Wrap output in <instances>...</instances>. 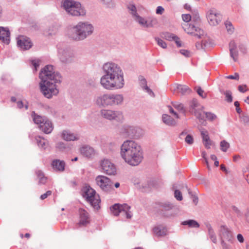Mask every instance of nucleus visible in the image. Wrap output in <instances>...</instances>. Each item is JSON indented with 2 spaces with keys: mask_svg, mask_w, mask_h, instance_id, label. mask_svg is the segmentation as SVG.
I'll return each instance as SVG.
<instances>
[{
  "mask_svg": "<svg viewBox=\"0 0 249 249\" xmlns=\"http://www.w3.org/2000/svg\"><path fill=\"white\" fill-rule=\"evenodd\" d=\"M103 71L100 83L104 89L114 90L122 89L124 87V72L117 64L113 62L105 63L103 66Z\"/></svg>",
  "mask_w": 249,
  "mask_h": 249,
  "instance_id": "f257e3e1",
  "label": "nucleus"
},
{
  "mask_svg": "<svg viewBox=\"0 0 249 249\" xmlns=\"http://www.w3.org/2000/svg\"><path fill=\"white\" fill-rule=\"evenodd\" d=\"M120 156L131 166H137L142 160L143 151L141 146L133 140H126L120 146Z\"/></svg>",
  "mask_w": 249,
  "mask_h": 249,
  "instance_id": "f03ea898",
  "label": "nucleus"
},
{
  "mask_svg": "<svg viewBox=\"0 0 249 249\" xmlns=\"http://www.w3.org/2000/svg\"><path fill=\"white\" fill-rule=\"evenodd\" d=\"M94 27L89 21H80L74 25L69 33V37L75 41H82L94 33Z\"/></svg>",
  "mask_w": 249,
  "mask_h": 249,
  "instance_id": "7ed1b4c3",
  "label": "nucleus"
},
{
  "mask_svg": "<svg viewBox=\"0 0 249 249\" xmlns=\"http://www.w3.org/2000/svg\"><path fill=\"white\" fill-rule=\"evenodd\" d=\"M124 100L122 94L110 93L97 96L95 99V103L101 107L120 106L123 104Z\"/></svg>",
  "mask_w": 249,
  "mask_h": 249,
  "instance_id": "20e7f679",
  "label": "nucleus"
},
{
  "mask_svg": "<svg viewBox=\"0 0 249 249\" xmlns=\"http://www.w3.org/2000/svg\"><path fill=\"white\" fill-rule=\"evenodd\" d=\"M61 7L67 13L73 16H83L86 10L80 3L73 0H64L61 3Z\"/></svg>",
  "mask_w": 249,
  "mask_h": 249,
  "instance_id": "39448f33",
  "label": "nucleus"
},
{
  "mask_svg": "<svg viewBox=\"0 0 249 249\" xmlns=\"http://www.w3.org/2000/svg\"><path fill=\"white\" fill-rule=\"evenodd\" d=\"M39 77L40 82H61V76L59 72L54 71L53 66L51 65H48L43 68Z\"/></svg>",
  "mask_w": 249,
  "mask_h": 249,
  "instance_id": "423d86ee",
  "label": "nucleus"
},
{
  "mask_svg": "<svg viewBox=\"0 0 249 249\" xmlns=\"http://www.w3.org/2000/svg\"><path fill=\"white\" fill-rule=\"evenodd\" d=\"M82 195L90 205L95 210L100 208L101 200L95 190L89 185L85 186L82 189Z\"/></svg>",
  "mask_w": 249,
  "mask_h": 249,
  "instance_id": "0eeeda50",
  "label": "nucleus"
},
{
  "mask_svg": "<svg viewBox=\"0 0 249 249\" xmlns=\"http://www.w3.org/2000/svg\"><path fill=\"white\" fill-rule=\"evenodd\" d=\"M61 82H40L39 85L40 90L44 96L48 99L52 98L53 96H56L59 93V89L56 84Z\"/></svg>",
  "mask_w": 249,
  "mask_h": 249,
  "instance_id": "6e6552de",
  "label": "nucleus"
},
{
  "mask_svg": "<svg viewBox=\"0 0 249 249\" xmlns=\"http://www.w3.org/2000/svg\"><path fill=\"white\" fill-rule=\"evenodd\" d=\"M102 118L109 121H115L118 123H123L124 116L122 111L112 109H102L100 111Z\"/></svg>",
  "mask_w": 249,
  "mask_h": 249,
  "instance_id": "1a4fd4ad",
  "label": "nucleus"
},
{
  "mask_svg": "<svg viewBox=\"0 0 249 249\" xmlns=\"http://www.w3.org/2000/svg\"><path fill=\"white\" fill-rule=\"evenodd\" d=\"M57 52L58 57L61 62L69 63L73 61L74 53L70 47L59 45Z\"/></svg>",
  "mask_w": 249,
  "mask_h": 249,
  "instance_id": "9d476101",
  "label": "nucleus"
},
{
  "mask_svg": "<svg viewBox=\"0 0 249 249\" xmlns=\"http://www.w3.org/2000/svg\"><path fill=\"white\" fill-rule=\"evenodd\" d=\"M130 207L126 204H115L110 208L111 213L115 216L120 215L123 217L130 218L132 213L130 211Z\"/></svg>",
  "mask_w": 249,
  "mask_h": 249,
  "instance_id": "9b49d317",
  "label": "nucleus"
},
{
  "mask_svg": "<svg viewBox=\"0 0 249 249\" xmlns=\"http://www.w3.org/2000/svg\"><path fill=\"white\" fill-rule=\"evenodd\" d=\"M96 184L104 192L110 193L114 190L113 182L107 177L99 175L95 178Z\"/></svg>",
  "mask_w": 249,
  "mask_h": 249,
  "instance_id": "f8f14e48",
  "label": "nucleus"
},
{
  "mask_svg": "<svg viewBox=\"0 0 249 249\" xmlns=\"http://www.w3.org/2000/svg\"><path fill=\"white\" fill-rule=\"evenodd\" d=\"M203 107L201 106L198 101L193 99L190 103L189 111L193 114L201 123L204 121V116L203 114Z\"/></svg>",
  "mask_w": 249,
  "mask_h": 249,
  "instance_id": "ddd939ff",
  "label": "nucleus"
},
{
  "mask_svg": "<svg viewBox=\"0 0 249 249\" xmlns=\"http://www.w3.org/2000/svg\"><path fill=\"white\" fill-rule=\"evenodd\" d=\"M142 129L138 127L124 124L120 129V132L125 137H139Z\"/></svg>",
  "mask_w": 249,
  "mask_h": 249,
  "instance_id": "4468645a",
  "label": "nucleus"
},
{
  "mask_svg": "<svg viewBox=\"0 0 249 249\" xmlns=\"http://www.w3.org/2000/svg\"><path fill=\"white\" fill-rule=\"evenodd\" d=\"M102 171L108 176H114L117 173L115 165L107 159H104L100 162Z\"/></svg>",
  "mask_w": 249,
  "mask_h": 249,
  "instance_id": "2eb2a0df",
  "label": "nucleus"
},
{
  "mask_svg": "<svg viewBox=\"0 0 249 249\" xmlns=\"http://www.w3.org/2000/svg\"><path fill=\"white\" fill-rule=\"evenodd\" d=\"M207 18L211 25L216 26L221 22L222 16L216 9H211L207 13Z\"/></svg>",
  "mask_w": 249,
  "mask_h": 249,
  "instance_id": "dca6fc26",
  "label": "nucleus"
},
{
  "mask_svg": "<svg viewBox=\"0 0 249 249\" xmlns=\"http://www.w3.org/2000/svg\"><path fill=\"white\" fill-rule=\"evenodd\" d=\"M134 20L142 27L149 28L153 27L157 23L156 19L152 18H144L139 15L137 16Z\"/></svg>",
  "mask_w": 249,
  "mask_h": 249,
  "instance_id": "f3484780",
  "label": "nucleus"
},
{
  "mask_svg": "<svg viewBox=\"0 0 249 249\" xmlns=\"http://www.w3.org/2000/svg\"><path fill=\"white\" fill-rule=\"evenodd\" d=\"M182 27L187 34L196 36L198 38H200L204 33L202 30L196 27L194 24L192 25L188 23H184L182 25Z\"/></svg>",
  "mask_w": 249,
  "mask_h": 249,
  "instance_id": "a211bd4d",
  "label": "nucleus"
},
{
  "mask_svg": "<svg viewBox=\"0 0 249 249\" xmlns=\"http://www.w3.org/2000/svg\"><path fill=\"white\" fill-rule=\"evenodd\" d=\"M79 219L77 225L80 227L87 226L90 223V217L86 210L80 208L78 211Z\"/></svg>",
  "mask_w": 249,
  "mask_h": 249,
  "instance_id": "6ab92c4d",
  "label": "nucleus"
},
{
  "mask_svg": "<svg viewBox=\"0 0 249 249\" xmlns=\"http://www.w3.org/2000/svg\"><path fill=\"white\" fill-rule=\"evenodd\" d=\"M220 235L221 238V244L223 247H225L226 244L224 240L231 242L233 236L231 232L225 226H221L220 229Z\"/></svg>",
  "mask_w": 249,
  "mask_h": 249,
  "instance_id": "aec40b11",
  "label": "nucleus"
},
{
  "mask_svg": "<svg viewBox=\"0 0 249 249\" xmlns=\"http://www.w3.org/2000/svg\"><path fill=\"white\" fill-rule=\"evenodd\" d=\"M17 40L18 46L21 50H28L32 46L30 39L26 36H19L17 38Z\"/></svg>",
  "mask_w": 249,
  "mask_h": 249,
  "instance_id": "412c9836",
  "label": "nucleus"
},
{
  "mask_svg": "<svg viewBox=\"0 0 249 249\" xmlns=\"http://www.w3.org/2000/svg\"><path fill=\"white\" fill-rule=\"evenodd\" d=\"M80 154L88 159L92 158L96 154L95 149L89 145H83L79 149Z\"/></svg>",
  "mask_w": 249,
  "mask_h": 249,
  "instance_id": "4be33fe9",
  "label": "nucleus"
},
{
  "mask_svg": "<svg viewBox=\"0 0 249 249\" xmlns=\"http://www.w3.org/2000/svg\"><path fill=\"white\" fill-rule=\"evenodd\" d=\"M0 40L5 44L10 41V32L8 27L0 26Z\"/></svg>",
  "mask_w": 249,
  "mask_h": 249,
  "instance_id": "5701e85b",
  "label": "nucleus"
},
{
  "mask_svg": "<svg viewBox=\"0 0 249 249\" xmlns=\"http://www.w3.org/2000/svg\"><path fill=\"white\" fill-rule=\"evenodd\" d=\"M61 138L66 141H74L79 140V137L77 134L73 133L69 130H63L61 135Z\"/></svg>",
  "mask_w": 249,
  "mask_h": 249,
  "instance_id": "b1692460",
  "label": "nucleus"
},
{
  "mask_svg": "<svg viewBox=\"0 0 249 249\" xmlns=\"http://www.w3.org/2000/svg\"><path fill=\"white\" fill-rule=\"evenodd\" d=\"M30 138L32 141L35 140L36 141L40 148L45 149L48 146V141L39 136L30 135Z\"/></svg>",
  "mask_w": 249,
  "mask_h": 249,
  "instance_id": "393cba45",
  "label": "nucleus"
},
{
  "mask_svg": "<svg viewBox=\"0 0 249 249\" xmlns=\"http://www.w3.org/2000/svg\"><path fill=\"white\" fill-rule=\"evenodd\" d=\"M154 234L157 237H163L167 234V228L162 225L155 226L153 229Z\"/></svg>",
  "mask_w": 249,
  "mask_h": 249,
  "instance_id": "a878e982",
  "label": "nucleus"
},
{
  "mask_svg": "<svg viewBox=\"0 0 249 249\" xmlns=\"http://www.w3.org/2000/svg\"><path fill=\"white\" fill-rule=\"evenodd\" d=\"M229 50L230 52V56L233 59L234 62L238 60V52L237 46L234 41H231L229 43Z\"/></svg>",
  "mask_w": 249,
  "mask_h": 249,
  "instance_id": "bb28decb",
  "label": "nucleus"
},
{
  "mask_svg": "<svg viewBox=\"0 0 249 249\" xmlns=\"http://www.w3.org/2000/svg\"><path fill=\"white\" fill-rule=\"evenodd\" d=\"M52 166L53 170L56 171L62 172L65 169V162L63 160L56 159L52 161Z\"/></svg>",
  "mask_w": 249,
  "mask_h": 249,
  "instance_id": "cd10ccee",
  "label": "nucleus"
},
{
  "mask_svg": "<svg viewBox=\"0 0 249 249\" xmlns=\"http://www.w3.org/2000/svg\"><path fill=\"white\" fill-rule=\"evenodd\" d=\"M200 132L205 147L207 149H210L212 145V142L210 139L208 131L204 129H201Z\"/></svg>",
  "mask_w": 249,
  "mask_h": 249,
  "instance_id": "c85d7f7f",
  "label": "nucleus"
},
{
  "mask_svg": "<svg viewBox=\"0 0 249 249\" xmlns=\"http://www.w3.org/2000/svg\"><path fill=\"white\" fill-rule=\"evenodd\" d=\"M172 89L174 91H177L182 94H184L190 91V89L188 86L178 84H173L172 86Z\"/></svg>",
  "mask_w": 249,
  "mask_h": 249,
  "instance_id": "c756f323",
  "label": "nucleus"
},
{
  "mask_svg": "<svg viewBox=\"0 0 249 249\" xmlns=\"http://www.w3.org/2000/svg\"><path fill=\"white\" fill-rule=\"evenodd\" d=\"M39 128L44 133L50 134L53 129V125L52 122L48 119L47 121H46L43 124H41Z\"/></svg>",
  "mask_w": 249,
  "mask_h": 249,
  "instance_id": "7c9ffc66",
  "label": "nucleus"
},
{
  "mask_svg": "<svg viewBox=\"0 0 249 249\" xmlns=\"http://www.w3.org/2000/svg\"><path fill=\"white\" fill-rule=\"evenodd\" d=\"M32 117L34 123L38 125L39 128L41 126V124H43L46 121L48 120L46 117L37 115L35 112L32 113Z\"/></svg>",
  "mask_w": 249,
  "mask_h": 249,
  "instance_id": "2f4dec72",
  "label": "nucleus"
},
{
  "mask_svg": "<svg viewBox=\"0 0 249 249\" xmlns=\"http://www.w3.org/2000/svg\"><path fill=\"white\" fill-rule=\"evenodd\" d=\"M162 121L168 126H174L177 124L176 121L167 114H163L162 115Z\"/></svg>",
  "mask_w": 249,
  "mask_h": 249,
  "instance_id": "473e14b6",
  "label": "nucleus"
},
{
  "mask_svg": "<svg viewBox=\"0 0 249 249\" xmlns=\"http://www.w3.org/2000/svg\"><path fill=\"white\" fill-rule=\"evenodd\" d=\"M206 226L207 228L208 231V234L210 238L211 239V241L213 243H216L217 242V238L216 235L214 233V230H213L212 226L211 224L209 223H206Z\"/></svg>",
  "mask_w": 249,
  "mask_h": 249,
  "instance_id": "72a5a7b5",
  "label": "nucleus"
},
{
  "mask_svg": "<svg viewBox=\"0 0 249 249\" xmlns=\"http://www.w3.org/2000/svg\"><path fill=\"white\" fill-rule=\"evenodd\" d=\"M182 225H187L189 228H198L200 227L199 224L196 220L189 219L182 221L181 223Z\"/></svg>",
  "mask_w": 249,
  "mask_h": 249,
  "instance_id": "f704fd0d",
  "label": "nucleus"
},
{
  "mask_svg": "<svg viewBox=\"0 0 249 249\" xmlns=\"http://www.w3.org/2000/svg\"><path fill=\"white\" fill-rule=\"evenodd\" d=\"M38 179L39 184H45L47 181V178L44 176L43 173L40 170H37L36 172Z\"/></svg>",
  "mask_w": 249,
  "mask_h": 249,
  "instance_id": "c9c22d12",
  "label": "nucleus"
},
{
  "mask_svg": "<svg viewBox=\"0 0 249 249\" xmlns=\"http://www.w3.org/2000/svg\"><path fill=\"white\" fill-rule=\"evenodd\" d=\"M161 206L162 208V210L165 211H168L173 210L176 207V206L173 203L169 202H165L162 203Z\"/></svg>",
  "mask_w": 249,
  "mask_h": 249,
  "instance_id": "e433bc0d",
  "label": "nucleus"
},
{
  "mask_svg": "<svg viewBox=\"0 0 249 249\" xmlns=\"http://www.w3.org/2000/svg\"><path fill=\"white\" fill-rule=\"evenodd\" d=\"M127 8L129 10V12L133 16L134 19L137 16L139 15L137 13V8L134 4L131 3L129 4L127 6Z\"/></svg>",
  "mask_w": 249,
  "mask_h": 249,
  "instance_id": "4c0bfd02",
  "label": "nucleus"
},
{
  "mask_svg": "<svg viewBox=\"0 0 249 249\" xmlns=\"http://www.w3.org/2000/svg\"><path fill=\"white\" fill-rule=\"evenodd\" d=\"M220 146L221 150L223 152H226L229 148L230 145V143L228 142H227L225 140H223L221 141L220 143Z\"/></svg>",
  "mask_w": 249,
  "mask_h": 249,
  "instance_id": "58836bf2",
  "label": "nucleus"
},
{
  "mask_svg": "<svg viewBox=\"0 0 249 249\" xmlns=\"http://www.w3.org/2000/svg\"><path fill=\"white\" fill-rule=\"evenodd\" d=\"M56 148L60 151H66L70 149V147L63 142H59L57 143Z\"/></svg>",
  "mask_w": 249,
  "mask_h": 249,
  "instance_id": "ea45409f",
  "label": "nucleus"
},
{
  "mask_svg": "<svg viewBox=\"0 0 249 249\" xmlns=\"http://www.w3.org/2000/svg\"><path fill=\"white\" fill-rule=\"evenodd\" d=\"M202 113L204 116L205 114L206 118L210 121H213L215 120L217 118V116L215 114H214L213 113L210 112H203V111Z\"/></svg>",
  "mask_w": 249,
  "mask_h": 249,
  "instance_id": "a19ab883",
  "label": "nucleus"
},
{
  "mask_svg": "<svg viewBox=\"0 0 249 249\" xmlns=\"http://www.w3.org/2000/svg\"><path fill=\"white\" fill-rule=\"evenodd\" d=\"M173 106L174 108L178 110L179 111H180L182 113L185 112V110L183 104L178 102H175L173 104Z\"/></svg>",
  "mask_w": 249,
  "mask_h": 249,
  "instance_id": "79ce46f5",
  "label": "nucleus"
},
{
  "mask_svg": "<svg viewBox=\"0 0 249 249\" xmlns=\"http://www.w3.org/2000/svg\"><path fill=\"white\" fill-rule=\"evenodd\" d=\"M225 25L228 33L230 34H232L234 32V28L231 22L227 21L225 22Z\"/></svg>",
  "mask_w": 249,
  "mask_h": 249,
  "instance_id": "37998d69",
  "label": "nucleus"
},
{
  "mask_svg": "<svg viewBox=\"0 0 249 249\" xmlns=\"http://www.w3.org/2000/svg\"><path fill=\"white\" fill-rule=\"evenodd\" d=\"M164 37L166 40L169 41H173L174 39H177V36L176 35L170 33H166L164 34Z\"/></svg>",
  "mask_w": 249,
  "mask_h": 249,
  "instance_id": "c03bdc74",
  "label": "nucleus"
},
{
  "mask_svg": "<svg viewBox=\"0 0 249 249\" xmlns=\"http://www.w3.org/2000/svg\"><path fill=\"white\" fill-rule=\"evenodd\" d=\"M102 4L108 8H112L114 6L113 0H100Z\"/></svg>",
  "mask_w": 249,
  "mask_h": 249,
  "instance_id": "a18cd8bd",
  "label": "nucleus"
},
{
  "mask_svg": "<svg viewBox=\"0 0 249 249\" xmlns=\"http://www.w3.org/2000/svg\"><path fill=\"white\" fill-rule=\"evenodd\" d=\"M208 42L206 40H202L201 43H196V47L198 49H205V48L207 46Z\"/></svg>",
  "mask_w": 249,
  "mask_h": 249,
  "instance_id": "49530a36",
  "label": "nucleus"
},
{
  "mask_svg": "<svg viewBox=\"0 0 249 249\" xmlns=\"http://www.w3.org/2000/svg\"><path fill=\"white\" fill-rule=\"evenodd\" d=\"M224 94L225 95L227 102L231 103L232 101V93L231 91L226 90L224 92Z\"/></svg>",
  "mask_w": 249,
  "mask_h": 249,
  "instance_id": "de8ad7c7",
  "label": "nucleus"
},
{
  "mask_svg": "<svg viewBox=\"0 0 249 249\" xmlns=\"http://www.w3.org/2000/svg\"><path fill=\"white\" fill-rule=\"evenodd\" d=\"M139 81L140 85L142 89L147 86V81L142 76H140L139 77Z\"/></svg>",
  "mask_w": 249,
  "mask_h": 249,
  "instance_id": "09e8293b",
  "label": "nucleus"
},
{
  "mask_svg": "<svg viewBox=\"0 0 249 249\" xmlns=\"http://www.w3.org/2000/svg\"><path fill=\"white\" fill-rule=\"evenodd\" d=\"M40 61L39 59H34L31 60V63L34 67V71H36L40 65Z\"/></svg>",
  "mask_w": 249,
  "mask_h": 249,
  "instance_id": "8fccbe9b",
  "label": "nucleus"
},
{
  "mask_svg": "<svg viewBox=\"0 0 249 249\" xmlns=\"http://www.w3.org/2000/svg\"><path fill=\"white\" fill-rule=\"evenodd\" d=\"M155 40H156L157 44L161 48L165 49L167 47L166 43L162 39L158 37H156Z\"/></svg>",
  "mask_w": 249,
  "mask_h": 249,
  "instance_id": "3c124183",
  "label": "nucleus"
},
{
  "mask_svg": "<svg viewBox=\"0 0 249 249\" xmlns=\"http://www.w3.org/2000/svg\"><path fill=\"white\" fill-rule=\"evenodd\" d=\"M174 196L175 198L178 201L182 200V196L181 192L178 190H176L174 192Z\"/></svg>",
  "mask_w": 249,
  "mask_h": 249,
  "instance_id": "603ef678",
  "label": "nucleus"
},
{
  "mask_svg": "<svg viewBox=\"0 0 249 249\" xmlns=\"http://www.w3.org/2000/svg\"><path fill=\"white\" fill-rule=\"evenodd\" d=\"M18 107L19 108H22L24 107L25 110H27L28 108V106L27 103H24L22 101H18L17 102Z\"/></svg>",
  "mask_w": 249,
  "mask_h": 249,
  "instance_id": "864d4df0",
  "label": "nucleus"
},
{
  "mask_svg": "<svg viewBox=\"0 0 249 249\" xmlns=\"http://www.w3.org/2000/svg\"><path fill=\"white\" fill-rule=\"evenodd\" d=\"M142 90L146 92L150 96L152 97H155V94L153 92V91H152V90L149 88V87H148L147 86L146 87H145V88H144Z\"/></svg>",
  "mask_w": 249,
  "mask_h": 249,
  "instance_id": "5fc2aeb1",
  "label": "nucleus"
},
{
  "mask_svg": "<svg viewBox=\"0 0 249 249\" xmlns=\"http://www.w3.org/2000/svg\"><path fill=\"white\" fill-rule=\"evenodd\" d=\"M185 142L190 145L192 144L194 142L193 137L190 134L187 135L185 138Z\"/></svg>",
  "mask_w": 249,
  "mask_h": 249,
  "instance_id": "6e6d98bb",
  "label": "nucleus"
},
{
  "mask_svg": "<svg viewBox=\"0 0 249 249\" xmlns=\"http://www.w3.org/2000/svg\"><path fill=\"white\" fill-rule=\"evenodd\" d=\"M182 18L183 20L186 22L185 23H187L191 21L192 16L190 14H183L182 15Z\"/></svg>",
  "mask_w": 249,
  "mask_h": 249,
  "instance_id": "4d7b16f0",
  "label": "nucleus"
},
{
  "mask_svg": "<svg viewBox=\"0 0 249 249\" xmlns=\"http://www.w3.org/2000/svg\"><path fill=\"white\" fill-rule=\"evenodd\" d=\"M197 94L203 98H206L207 97L206 94L204 93V91L201 89L200 87H198L196 89Z\"/></svg>",
  "mask_w": 249,
  "mask_h": 249,
  "instance_id": "13d9d810",
  "label": "nucleus"
},
{
  "mask_svg": "<svg viewBox=\"0 0 249 249\" xmlns=\"http://www.w3.org/2000/svg\"><path fill=\"white\" fill-rule=\"evenodd\" d=\"M192 16V20H191L192 22H194L195 24H197V23H198L199 22L200 18H199V15L198 13H196Z\"/></svg>",
  "mask_w": 249,
  "mask_h": 249,
  "instance_id": "bf43d9fd",
  "label": "nucleus"
},
{
  "mask_svg": "<svg viewBox=\"0 0 249 249\" xmlns=\"http://www.w3.org/2000/svg\"><path fill=\"white\" fill-rule=\"evenodd\" d=\"M180 53L186 57L191 56V53L189 51L185 49H181L180 50Z\"/></svg>",
  "mask_w": 249,
  "mask_h": 249,
  "instance_id": "052dcab7",
  "label": "nucleus"
},
{
  "mask_svg": "<svg viewBox=\"0 0 249 249\" xmlns=\"http://www.w3.org/2000/svg\"><path fill=\"white\" fill-rule=\"evenodd\" d=\"M52 195V191H48L45 193L41 195L40 196V199L42 200H44L48 196H50Z\"/></svg>",
  "mask_w": 249,
  "mask_h": 249,
  "instance_id": "680f3d73",
  "label": "nucleus"
},
{
  "mask_svg": "<svg viewBox=\"0 0 249 249\" xmlns=\"http://www.w3.org/2000/svg\"><path fill=\"white\" fill-rule=\"evenodd\" d=\"M244 174L247 181L249 184V166L247 167L246 170L244 171Z\"/></svg>",
  "mask_w": 249,
  "mask_h": 249,
  "instance_id": "e2e57ef3",
  "label": "nucleus"
},
{
  "mask_svg": "<svg viewBox=\"0 0 249 249\" xmlns=\"http://www.w3.org/2000/svg\"><path fill=\"white\" fill-rule=\"evenodd\" d=\"M164 10V9L162 6H159L157 8L156 13L157 14L161 15L163 13Z\"/></svg>",
  "mask_w": 249,
  "mask_h": 249,
  "instance_id": "0e129e2a",
  "label": "nucleus"
},
{
  "mask_svg": "<svg viewBox=\"0 0 249 249\" xmlns=\"http://www.w3.org/2000/svg\"><path fill=\"white\" fill-rule=\"evenodd\" d=\"M238 90L242 93H244L247 90V88L245 85H240L238 87Z\"/></svg>",
  "mask_w": 249,
  "mask_h": 249,
  "instance_id": "69168bd1",
  "label": "nucleus"
},
{
  "mask_svg": "<svg viewBox=\"0 0 249 249\" xmlns=\"http://www.w3.org/2000/svg\"><path fill=\"white\" fill-rule=\"evenodd\" d=\"M227 78L231 79H238L239 74L237 73H235L234 75H229L227 76Z\"/></svg>",
  "mask_w": 249,
  "mask_h": 249,
  "instance_id": "338daca9",
  "label": "nucleus"
},
{
  "mask_svg": "<svg viewBox=\"0 0 249 249\" xmlns=\"http://www.w3.org/2000/svg\"><path fill=\"white\" fill-rule=\"evenodd\" d=\"M242 121L244 123H249V117L246 115H243L241 117Z\"/></svg>",
  "mask_w": 249,
  "mask_h": 249,
  "instance_id": "774afa93",
  "label": "nucleus"
}]
</instances>
